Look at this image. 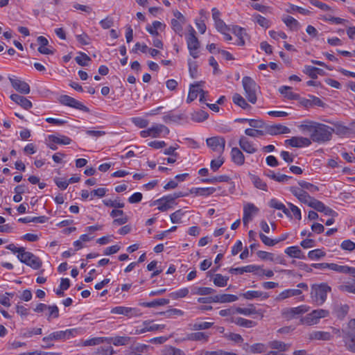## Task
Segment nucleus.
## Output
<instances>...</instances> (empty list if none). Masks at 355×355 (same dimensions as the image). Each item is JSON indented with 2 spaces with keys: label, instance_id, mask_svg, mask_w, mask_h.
Returning a JSON list of instances; mask_svg holds the SVG:
<instances>
[{
  "label": "nucleus",
  "instance_id": "nucleus-63",
  "mask_svg": "<svg viewBox=\"0 0 355 355\" xmlns=\"http://www.w3.org/2000/svg\"><path fill=\"white\" fill-rule=\"evenodd\" d=\"M309 207H312L313 209H315L316 211H318L319 212H322L325 205L322 202H321L315 198H313V200L311 202Z\"/></svg>",
  "mask_w": 355,
  "mask_h": 355
},
{
  "label": "nucleus",
  "instance_id": "nucleus-6",
  "mask_svg": "<svg viewBox=\"0 0 355 355\" xmlns=\"http://www.w3.org/2000/svg\"><path fill=\"white\" fill-rule=\"evenodd\" d=\"M17 257L21 262L35 270L40 268L42 264L39 257H36L32 252H26L25 250L22 254H18Z\"/></svg>",
  "mask_w": 355,
  "mask_h": 355
},
{
  "label": "nucleus",
  "instance_id": "nucleus-29",
  "mask_svg": "<svg viewBox=\"0 0 355 355\" xmlns=\"http://www.w3.org/2000/svg\"><path fill=\"white\" fill-rule=\"evenodd\" d=\"M49 139L54 144L62 145H68L71 141V139L69 137L64 135L55 136L51 135L49 136Z\"/></svg>",
  "mask_w": 355,
  "mask_h": 355
},
{
  "label": "nucleus",
  "instance_id": "nucleus-20",
  "mask_svg": "<svg viewBox=\"0 0 355 355\" xmlns=\"http://www.w3.org/2000/svg\"><path fill=\"white\" fill-rule=\"evenodd\" d=\"M10 98L25 110H29L33 106L32 103L28 99L19 94H12Z\"/></svg>",
  "mask_w": 355,
  "mask_h": 355
},
{
  "label": "nucleus",
  "instance_id": "nucleus-56",
  "mask_svg": "<svg viewBox=\"0 0 355 355\" xmlns=\"http://www.w3.org/2000/svg\"><path fill=\"white\" fill-rule=\"evenodd\" d=\"M299 185L301 187L302 189H307L311 192H316L318 191V187L311 183L307 182L306 181L302 180L298 182Z\"/></svg>",
  "mask_w": 355,
  "mask_h": 355
},
{
  "label": "nucleus",
  "instance_id": "nucleus-2",
  "mask_svg": "<svg viewBox=\"0 0 355 355\" xmlns=\"http://www.w3.org/2000/svg\"><path fill=\"white\" fill-rule=\"evenodd\" d=\"M331 291V288L326 283L313 284L311 288V298L318 306H322L326 301L327 293Z\"/></svg>",
  "mask_w": 355,
  "mask_h": 355
},
{
  "label": "nucleus",
  "instance_id": "nucleus-11",
  "mask_svg": "<svg viewBox=\"0 0 355 355\" xmlns=\"http://www.w3.org/2000/svg\"><path fill=\"white\" fill-rule=\"evenodd\" d=\"M290 191L302 203L307 205L309 207L313 200L314 198L311 197L306 191L304 190L296 187H291L290 188Z\"/></svg>",
  "mask_w": 355,
  "mask_h": 355
},
{
  "label": "nucleus",
  "instance_id": "nucleus-54",
  "mask_svg": "<svg viewBox=\"0 0 355 355\" xmlns=\"http://www.w3.org/2000/svg\"><path fill=\"white\" fill-rule=\"evenodd\" d=\"M103 203L105 206L114 208H123L125 206L123 202H120L119 200H104Z\"/></svg>",
  "mask_w": 355,
  "mask_h": 355
},
{
  "label": "nucleus",
  "instance_id": "nucleus-22",
  "mask_svg": "<svg viewBox=\"0 0 355 355\" xmlns=\"http://www.w3.org/2000/svg\"><path fill=\"white\" fill-rule=\"evenodd\" d=\"M150 137H158L162 133H164V135H167L169 133V129L162 124H156L151 128H150Z\"/></svg>",
  "mask_w": 355,
  "mask_h": 355
},
{
  "label": "nucleus",
  "instance_id": "nucleus-26",
  "mask_svg": "<svg viewBox=\"0 0 355 355\" xmlns=\"http://www.w3.org/2000/svg\"><path fill=\"white\" fill-rule=\"evenodd\" d=\"M285 253L291 257L297 258V259H304L305 256L304 255L302 250L300 249L298 246H291L287 248L285 250Z\"/></svg>",
  "mask_w": 355,
  "mask_h": 355
},
{
  "label": "nucleus",
  "instance_id": "nucleus-62",
  "mask_svg": "<svg viewBox=\"0 0 355 355\" xmlns=\"http://www.w3.org/2000/svg\"><path fill=\"white\" fill-rule=\"evenodd\" d=\"M130 340V337L128 336H118L113 339V344L115 346L125 345L128 344Z\"/></svg>",
  "mask_w": 355,
  "mask_h": 355
},
{
  "label": "nucleus",
  "instance_id": "nucleus-35",
  "mask_svg": "<svg viewBox=\"0 0 355 355\" xmlns=\"http://www.w3.org/2000/svg\"><path fill=\"white\" fill-rule=\"evenodd\" d=\"M230 180V178L227 175H219L209 178H204L202 180V182L205 183L214 184L216 182H227Z\"/></svg>",
  "mask_w": 355,
  "mask_h": 355
},
{
  "label": "nucleus",
  "instance_id": "nucleus-21",
  "mask_svg": "<svg viewBox=\"0 0 355 355\" xmlns=\"http://www.w3.org/2000/svg\"><path fill=\"white\" fill-rule=\"evenodd\" d=\"M302 294L300 289H286L281 292L275 298L276 301L281 302L293 296H297Z\"/></svg>",
  "mask_w": 355,
  "mask_h": 355
},
{
  "label": "nucleus",
  "instance_id": "nucleus-32",
  "mask_svg": "<svg viewBox=\"0 0 355 355\" xmlns=\"http://www.w3.org/2000/svg\"><path fill=\"white\" fill-rule=\"evenodd\" d=\"M209 334L205 332H196L191 333L188 335V340L195 341H204L207 342L209 339Z\"/></svg>",
  "mask_w": 355,
  "mask_h": 355
},
{
  "label": "nucleus",
  "instance_id": "nucleus-41",
  "mask_svg": "<svg viewBox=\"0 0 355 355\" xmlns=\"http://www.w3.org/2000/svg\"><path fill=\"white\" fill-rule=\"evenodd\" d=\"M259 237H260V239L261 240V241L266 245H268V246H274L275 245H276L281 241L284 240V239H272L268 237L267 236H266L265 234H263V233L259 234Z\"/></svg>",
  "mask_w": 355,
  "mask_h": 355
},
{
  "label": "nucleus",
  "instance_id": "nucleus-14",
  "mask_svg": "<svg viewBox=\"0 0 355 355\" xmlns=\"http://www.w3.org/2000/svg\"><path fill=\"white\" fill-rule=\"evenodd\" d=\"M285 142L292 147L297 148L309 146L311 144L310 139L302 137H293L289 139L286 140Z\"/></svg>",
  "mask_w": 355,
  "mask_h": 355
},
{
  "label": "nucleus",
  "instance_id": "nucleus-44",
  "mask_svg": "<svg viewBox=\"0 0 355 355\" xmlns=\"http://www.w3.org/2000/svg\"><path fill=\"white\" fill-rule=\"evenodd\" d=\"M236 313L243 314L245 315H250L252 314H255L257 311L253 304H250L248 308H236Z\"/></svg>",
  "mask_w": 355,
  "mask_h": 355
},
{
  "label": "nucleus",
  "instance_id": "nucleus-8",
  "mask_svg": "<svg viewBox=\"0 0 355 355\" xmlns=\"http://www.w3.org/2000/svg\"><path fill=\"white\" fill-rule=\"evenodd\" d=\"M342 337L345 346L351 352L355 353V330L342 329Z\"/></svg>",
  "mask_w": 355,
  "mask_h": 355
},
{
  "label": "nucleus",
  "instance_id": "nucleus-60",
  "mask_svg": "<svg viewBox=\"0 0 355 355\" xmlns=\"http://www.w3.org/2000/svg\"><path fill=\"white\" fill-rule=\"evenodd\" d=\"M182 24L180 20L171 19V26L173 30L178 35H182Z\"/></svg>",
  "mask_w": 355,
  "mask_h": 355
},
{
  "label": "nucleus",
  "instance_id": "nucleus-58",
  "mask_svg": "<svg viewBox=\"0 0 355 355\" xmlns=\"http://www.w3.org/2000/svg\"><path fill=\"white\" fill-rule=\"evenodd\" d=\"M42 332V330L41 328L27 329L24 331L22 335L25 338H31L33 335H40Z\"/></svg>",
  "mask_w": 355,
  "mask_h": 355
},
{
  "label": "nucleus",
  "instance_id": "nucleus-36",
  "mask_svg": "<svg viewBox=\"0 0 355 355\" xmlns=\"http://www.w3.org/2000/svg\"><path fill=\"white\" fill-rule=\"evenodd\" d=\"M283 21L291 29L297 30L300 27V24L297 20L290 15H287L286 17H284Z\"/></svg>",
  "mask_w": 355,
  "mask_h": 355
},
{
  "label": "nucleus",
  "instance_id": "nucleus-55",
  "mask_svg": "<svg viewBox=\"0 0 355 355\" xmlns=\"http://www.w3.org/2000/svg\"><path fill=\"white\" fill-rule=\"evenodd\" d=\"M213 322H196L192 325L191 329L197 331V330H202V329H208L213 326Z\"/></svg>",
  "mask_w": 355,
  "mask_h": 355
},
{
  "label": "nucleus",
  "instance_id": "nucleus-24",
  "mask_svg": "<svg viewBox=\"0 0 355 355\" xmlns=\"http://www.w3.org/2000/svg\"><path fill=\"white\" fill-rule=\"evenodd\" d=\"M229 321L233 322L240 327L250 328L253 327L256 325V322L253 320H247L243 318L237 317V318H231L229 319Z\"/></svg>",
  "mask_w": 355,
  "mask_h": 355
},
{
  "label": "nucleus",
  "instance_id": "nucleus-61",
  "mask_svg": "<svg viewBox=\"0 0 355 355\" xmlns=\"http://www.w3.org/2000/svg\"><path fill=\"white\" fill-rule=\"evenodd\" d=\"M189 293V289L187 288H181L175 292L170 294L173 299H178L186 297Z\"/></svg>",
  "mask_w": 355,
  "mask_h": 355
},
{
  "label": "nucleus",
  "instance_id": "nucleus-42",
  "mask_svg": "<svg viewBox=\"0 0 355 355\" xmlns=\"http://www.w3.org/2000/svg\"><path fill=\"white\" fill-rule=\"evenodd\" d=\"M326 253L321 249H315L308 253V257L311 260H318L325 257Z\"/></svg>",
  "mask_w": 355,
  "mask_h": 355
},
{
  "label": "nucleus",
  "instance_id": "nucleus-27",
  "mask_svg": "<svg viewBox=\"0 0 355 355\" xmlns=\"http://www.w3.org/2000/svg\"><path fill=\"white\" fill-rule=\"evenodd\" d=\"M202 82H198L193 85H191L189 94H188L187 99V102L188 103H190L191 102H192L197 98L198 94H199V89H195V88L196 87L198 88V87L202 86Z\"/></svg>",
  "mask_w": 355,
  "mask_h": 355
},
{
  "label": "nucleus",
  "instance_id": "nucleus-38",
  "mask_svg": "<svg viewBox=\"0 0 355 355\" xmlns=\"http://www.w3.org/2000/svg\"><path fill=\"white\" fill-rule=\"evenodd\" d=\"M209 114L204 110H199L192 114L191 119L196 122H202L208 118Z\"/></svg>",
  "mask_w": 355,
  "mask_h": 355
},
{
  "label": "nucleus",
  "instance_id": "nucleus-37",
  "mask_svg": "<svg viewBox=\"0 0 355 355\" xmlns=\"http://www.w3.org/2000/svg\"><path fill=\"white\" fill-rule=\"evenodd\" d=\"M291 87L288 86H282L279 89V91L281 94H284L288 99H297L299 98V95L291 92Z\"/></svg>",
  "mask_w": 355,
  "mask_h": 355
},
{
  "label": "nucleus",
  "instance_id": "nucleus-10",
  "mask_svg": "<svg viewBox=\"0 0 355 355\" xmlns=\"http://www.w3.org/2000/svg\"><path fill=\"white\" fill-rule=\"evenodd\" d=\"M207 146L215 152L223 153L225 146V139L223 137H213L207 139Z\"/></svg>",
  "mask_w": 355,
  "mask_h": 355
},
{
  "label": "nucleus",
  "instance_id": "nucleus-16",
  "mask_svg": "<svg viewBox=\"0 0 355 355\" xmlns=\"http://www.w3.org/2000/svg\"><path fill=\"white\" fill-rule=\"evenodd\" d=\"M239 144L240 148L247 153L253 154L257 151L253 143L245 136H241Z\"/></svg>",
  "mask_w": 355,
  "mask_h": 355
},
{
  "label": "nucleus",
  "instance_id": "nucleus-47",
  "mask_svg": "<svg viewBox=\"0 0 355 355\" xmlns=\"http://www.w3.org/2000/svg\"><path fill=\"white\" fill-rule=\"evenodd\" d=\"M185 212L182 209H178L171 214L170 219L173 223H182V218L184 215Z\"/></svg>",
  "mask_w": 355,
  "mask_h": 355
},
{
  "label": "nucleus",
  "instance_id": "nucleus-59",
  "mask_svg": "<svg viewBox=\"0 0 355 355\" xmlns=\"http://www.w3.org/2000/svg\"><path fill=\"white\" fill-rule=\"evenodd\" d=\"M334 132L340 136H343L349 132V128L339 123H335Z\"/></svg>",
  "mask_w": 355,
  "mask_h": 355
},
{
  "label": "nucleus",
  "instance_id": "nucleus-40",
  "mask_svg": "<svg viewBox=\"0 0 355 355\" xmlns=\"http://www.w3.org/2000/svg\"><path fill=\"white\" fill-rule=\"evenodd\" d=\"M215 290L209 287H196L193 294L199 295H208L214 293Z\"/></svg>",
  "mask_w": 355,
  "mask_h": 355
},
{
  "label": "nucleus",
  "instance_id": "nucleus-7",
  "mask_svg": "<svg viewBox=\"0 0 355 355\" xmlns=\"http://www.w3.org/2000/svg\"><path fill=\"white\" fill-rule=\"evenodd\" d=\"M195 34V30L192 26H190L189 33L187 37V44L190 55L193 58H197L198 57V50L200 48V42Z\"/></svg>",
  "mask_w": 355,
  "mask_h": 355
},
{
  "label": "nucleus",
  "instance_id": "nucleus-31",
  "mask_svg": "<svg viewBox=\"0 0 355 355\" xmlns=\"http://www.w3.org/2000/svg\"><path fill=\"white\" fill-rule=\"evenodd\" d=\"M234 103L239 105L243 110H249L251 106L246 102L245 98L239 94H234L232 97Z\"/></svg>",
  "mask_w": 355,
  "mask_h": 355
},
{
  "label": "nucleus",
  "instance_id": "nucleus-9",
  "mask_svg": "<svg viewBox=\"0 0 355 355\" xmlns=\"http://www.w3.org/2000/svg\"><path fill=\"white\" fill-rule=\"evenodd\" d=\"M60 101L62 105L76 108L86 112H89V109L84 105L81 102L77 101L67 95H62L60 96Z\"/></svg>",
  "mask_w": 355,
  "mask_h": 355
},
{
  "label": "nucleus",
  "instance_id": "nucleus-64",
  "mask_svg": "<svg viewBox=\"0 0 355 355\" xmlns=\"http://www.w3.org/2000/svg\"><path fill=\"white\" fill-rule=\"evenodd\" d=\"M224 163V159L220 156L217 159L211 160L210 167L214 171H216Z\"/></svg>",
  "mask_w": 355,
  "mask_h": 355
},
{
  "label": "nucleus",
  "instance_id": "nucleus-25",
  "mask_svg": "<svg viewBox=\"0 0 355 355\" xmlns=\"http://www.w3.org/2000/svg\"><path fill=\"white\" fill-rule=\"evenodd\" d=\"M241 295L247 300H252L254 298L259 297L267 299L269 297L267 293H263L259 291H248L247 292L243 293Z\"/></svg>",
  "mask_w": 355,
  "mask_h": 355
},
{
  "label": "nucleus",
  "instance_id": "nucleus-51",
  "mask_svg": "<svg viewBox=\"0 0 355 355\" xmlns=\"http://www.w3.org/2000/svg\"><path fill=\"white\" fill-rule=\"evenodd\" d=\"M256 22L261 26L265 28H268L270 26V22L266 17L257 14L254 15Z\"/></svg>",
  "mask_w": 355,
  "mask_h": 355
},
{
  "label": "nucleus",
  "instance_id": "nucleus-34",
  "mask_svg": "<svg viewBox=\"0 0 355 355\" xmlns=\"http://www.w3.org/2000/svg\"><path fill=\"white\" fill-rule=\"evenodd\" d=\"M300 323L308 326H313L319 323L312 312L306 314L300 319Z\"/></svg>",
  "mask_w": 355,
  "mask_h": 355
},
{
  "label": "nucleus",
  "instance_id": "nucleus-12",
  "mask_svg": "<svg viewBox=\"0 0 355 355\" xmlns=\"http://www.w3.org/2000/svg\"><path fill=\"white\" fill-rule=\"evenodd\" d=\"M9 80L12 87L19 93L23 94H28L30 93V86L25 81H23L18 78H13L11 77H9Z\"/></svg>",
  "mask_w": 355,
  "mask_h": 355
},
{
  "label": "nucleus",
  "instance_id": "nucleus-45",
  "mask_svg": "<svg viewBox=\"0 0 355 355\" xmlns=\"http://www.w3.org/2000/svg\"><path fill=\"white\" fill-rule=\"evenodd\" d=\"M228 279V277L223 276L220 274H216L214 279V283L217 286L223 287L227 285Z\"/></svg>",
  "mask_w": 355,
  "mask_h": 355
},
{
  "label": "nucleus",
  "instance_id": "nucleus-4",
  "mask_svg": "<svg viewBox=\"0 0 355 355\" xmlns=\"http://www.w3.org/2000/svg\"><path fill=\"white\" fill-rule=\"evenodd\" d=\"M242 84L245 90V95L249 102L254 104L257 102V92L259 89V86L256 82L249 76L243 78Z\"/></svg>",
  "mask_w": 355,
  "mask_h": 355
},
{
  "label": "nucleus",
  "instance_id": "nucleus-15",
  "mask_svg": "<svg viewBox=\"0 0 355 355\" xmlns=\"http://www.w3.org/2000/svg\"><path fill=\"white\" fill-rule=\"evenodd\" d=\"M259 211V209L254 206L252 203H247L243 207V222L246 225L250 220H252V217L254 214H256Z\"/></svg>",
  "mask_w": 355,
  "mask_h": 355
},
{
  "label": "nucleus",
  "instance_id": "nucleus-19",
  "mask_svg": "<svg viewBox=\"0 0 355 355\" xmlns=\"http://www.w3.org/2000/svg\"><path fill=\"white\" fill-rule=\"evenodd\" d=\"M169 195L164 196L159 199H157L153 202L154 205H158V210L160 211H166L168 209L172 207V204L174 203L173 201H169Z\"/></svg>",
  "mask_w": 355,
  "mask_h": 355
},
{
  "label": "nucleus",
  "instance_id": "nucleus-52",
  "mask_svg": "<svg viewBox=\"0 0 355 355\" xmlns=\"http://www.w3.org/2000/svg\"><path fill=\"white\" fill-rule=\"evenodd\" d=\"M80 55L76 57V62L80 66H87L88 62L91 60L90 58L85 53H80Z\"/></svg>",
  "mask_w": 355,
  "mask_h": 355
},
{
  "label": "nucleus",
  "instance_id": "nucleus-46",
  "mask_svg": "<svg viewBox=\"0 0 355 355\" xmlns=\"http://www.w3.org/2000/svg\"><path fill=\"white\" fill-rule=\"evenodd\" d=\"M349 306L347 304L339 305L336 306L335 311L338 318L343 319L345 317L349 311Z\"/></svg>",
  "mask_w": 355,
  "mask_h": 355
},
{
  "label": "nucleus",
  "instance_id": "nucleus-5",
  "mask_svg": "<svg viewBox=\"0 0 355 355\" xmlns=\"http://www.w3.org/2000/svg\"><path fill=\"white\" fill-rule=\"evenodd\" d=\"M309 310L310 307L309 306L303 304L297 307L284 308L281 311V314L285 320H291L297 315L307 313Z\"/></svg>",
  "mask_w": 355,
  "mask_h": 355
},
{
  "label": "nucleus",
  "instance_id": "nucleus-57",
  "mask_svg": "<svg viewBox=\"0 0 355 355\" xmlns=\"http://www.w3.org/2000/svg\"><path fill=\"white\" fill-rule=\"evenodd\" d=\"M319 322L321 318H327L329 315V311L326 309H319L311 311Z\"/></svg>",
  "mask_w": 355,
  "mask_h": 355
},
{
  "label": "nucleus",
  "instance_id": "nucleus-49",
  "mask_svg": "<svg viewBox=\"0 0 355 355\" xmlns=\"http://www.w3.org/2000/svg\"><path fill=\"white\" fill-rule=\"evenodd\" d=\"M245 134L252 137H258L266 134V128L264 130H256L254 128H248L245 130Z\"/></svg>",
  "mask_w": 355,
  "mask_h": 355
},
{
  "label": "nucleus",
  "instance_id": "nucleus-17",
  "mask_svg": "<svg viewBox=\"0 0 355 355\" xmlns=\"http://www.w3.org/2000/svg\"><path fill=\"white\" fill-rule=\"evenodd\" d=\"M111 313L113 314L123 315L131 318L137 315V311L135 308L125 306H116L112 309Z\"/></svg>",
  "mask_w": 355,
  "mask_h": 355
},
{
  "label": "nucleus",
  "instance_id": "nucleus-48",
  "mask_svg": "<svg viewBox=\"0 0 355 355\" xmlns=\"http://www.w3.org/2000/svg\"><path fill=\"white\" fill-rule=\"evenodd\" d=\"M338 290L342 292H347L355 294V284L345 282L338 286Z\"/></svg>",
  "mask_w": 355,
  "mask_h": 355
},
{
  "label": "nucleus",
  "instance_id": "nucleus-13",
  "mask_svg": "<svg viewBox=\"0 0 355 355\" xmlns=\"http://www.w3.org/2000/svg\"><path fill=\"white\" fill-rule=\"evenodd\" d=\"M266 134L270 135H277L281 134H288L291 132L290 128L282 124H275L272 125H266Z\"/></svg>",
  "mask_w": 355,
  "mask_h": 355
},
{
  "label": "nucleus",
  "instance_id": "nucleus-53",
  "mask_svg": "<svg viewBox=\"0 0 355 355\" xmlns=\"http://www.w3.org/2000/svg\"><path fill=\"white\" fill-rule=\"evenodd\" d=\"M161 314L164 315L166 318H172L175 316H182L184 315V312L178 309H171L166 311L162 312Z\"/></svg>",
  "mask_w": 355,
  "mask_h": 355
},
{
  "label": "nucleus",
  "instance_id": "nucleus-3",
  "mask_svg": "<svg viewBox=\"0 0 355 355\" xmlns=\"http://www.w3.org/2000/svg\"><path fill=\"white\" fill-rule=\"evenodd\" d=\"M81 331L79 329H70L65 331H58L50 334L49 336L42 338V340L46 343L45 348H50L53 346V344L49 343V341L53 340H64L71 338L75 337L79 334Z\"/></svg>",
  "mask_w": 355,
  "mask_h": 355
},
{
  "label": "nucleus",
  "instance_id": "nucleus-43",
  "mask_svg": "<svg viewBox=\"0 0 355 355\" xmlns=\"http://www.w3.org/2000/svg\"><path fill=\"white\" fill-rule=\"evenodd\" d=\"M251 180L254 187L263 191H267V185L257 175H252Z\"/></svg>",
  "mask_w": 355,
  "mask_h": 355
},
{
  "label": "nucleus",
  "instance_id": "nucleus-39",
  "mask_svg": "<svg viewBox=\"0 0 355 355\" xmlns=\"http://www.w3.org/2000/svg\"><path fill=\"white\" fill-rule=\"evenodd\" d=\"M143 325H146V329L148 330V331H155L162 330L165 328L164 324H153V321L151 320L144 321L143 322Z\"/></svg>",
  "mask_w": 355,
  "mask_h": 355
},
{
  "label": "nucleus",
  "instance_id": "nucleus-28",
  "mask_svg": "<svg viewBox=\"0 0 355 355\" xmlns=\"http://www.w3.org/2000/svg\"><path fill=\"white\" fill-rule=\"evenodd\" d=\"M169 303V300L168 299H165V298H160V299H157V300H155L150 302H140L139 303V304L141 306H144V307H149V308H151V307H155V306H164V305H166Z\"/></svg>",
  "mask_w": 355,
  "mask_h": 355
},
{
  "label": "nucleus",
  "instance_id": "nucleus-33",
  "mask_svg": "<svg viewBox=\"0 0 355 355\" xmlns=\"http://www.w3.org/2000/svg\"><path fill=\"white\" fill-rule=\"evenodd\" d=\"M269 347L279 352H286L289 349L290 345L279 340H273L268 343Z\"/></svg>",
  "mask_w": 355,
  "mask_h": 355
},
{
  "label": "nucleus",
  "instance_id": "nucleus-18",
  "mask_svg": "<svg viewBox=\"0 0 355 355\" xmlns=\"http://www.w3.org/2000/svg\"><path fill=\"white\" fill-rule=\"evenodd\" d=\"M310 340L329 341L333 339V336L329 331H313L309 334Z\"/></svg>",
  "mask_w": 355,
  "mask_h": 355
},
{
  "label": "nucleus",
  "instance_id": "nucleus-50",
  "mask_svg": "<svg viewBox=\"0 0 355 355\" xmlns=\"http://www.w3.org/2000/svg\"><path fill=\"white\" fill-rule=\"evenodd\" d=\"M163 24L159 21H155L151 26H148L146 28L147 31L154 36H157L159 35L157 30L161 28Z\"/></svg>",
  "mask_w": 355,
  "mask_h": 355
},
{
  "label": "nucleus",
  "instance_id": "nucleus-1",
  "mask_svg": "<svg viewBox=\"0 0 355 355\" xmlns=\"http://www.w3.org/2000/svg\"><path fill=\"white\" fill-rule=\"evenodd\" d=\"M302 131L309 132L311 141L322 144L331 139L334 128L313 121H306L300 125Z\"/></svg>",
  "mask_w": 355,
  "mask_h": 355
},
{
  "label": "nucleus",
  "instance_id": "nucleus-30",
  "mask_svg": "<svg viewBox=\"0 0 355 355\" xmlns=\"http://www.w3.org/2000/svg\"><path fill=\"white\" fill-rule=\"evenodd\" d=\"M216 303L233 302L238 300V297L232 294H222L215 295Z\"/></svg>",
  "mask_w": 355,
  "mask_h": 355
},
{
  "label": "nucleus",
  "instance_id": "nucleus-23",
  "mask_svg": "<svg viewBox=\"0 0 355 355\" xmlns=\"http://www.w3.org/2000/svg\"><path fill=\"white\" fill-rule=\"evenodd\" d=\"M232 160L237 165L241 166L245 162L243 153L238 148H232L231 150Z\"/></svg>",
  "mask_w": 355,
  "mask_h": 355
}]
</instances>
